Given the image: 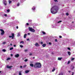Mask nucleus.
<instances>
[{"label":"nucleus","instance_id":"4be33fe9","mask_svg":"<svg viewBox=\"0 0 75 75\" xmlns=\"http://www.w3.org/2000/svg\"><path fill=\"white\" fill-rule=\"evenodd\" d=\"M25 62H27V61H28V59H26L24 60Z\"/></svg>","mask_w":75,"mask_h":75},{"label":"nucleus","instance_id":"37998d69","mask_svg":"<svg viewBox=\"0 0 75 75\" xmlns=\"http://www.w3.org/2000/svg\"><path fill=\"white\" fill-rule=\"evenodd\" d=\"M27 41H29L30 40V39L29 38H28L27 39Z\"/></svg>","mask_w":75,"mask_h":75},{"label":"nucleus","instance_id":"b1692460","mask_svg":"<svg viewBox=\"0 0 75 75\" xmlns=\"http://www.w3.org/2000/svg\"><path fill=\"white\" fill-rule=\"evenodd\" d=\"M28 72H29V71L28 70H27L25 71V73H28Z\"/></svg>","mask_w":75,"mask_h":75},{"label":"nucleus","instance_id":"864d4df0","mask_svg":"<svg viewBox=\"0 0 75 75\" xmlns=\"http://www.w3.org/2000/svg\"><path fill=\"white\" fill-rule=\"evenodd\" d=\"M18 36H20V33H18Z\"/></svg>","mask_w":75,"mask_h":75},{"label":"nucleus","instance_id":"7ed1b4c3","mask_svg":"<svg viewBox=\"0 0 75 75\" xmlns=\"http://www.w3.org/2000/svg\"><path fill=\"white\" fill-rule=\"evenodd\" d=\"M37 65H38V68H41V63L39 62V63H38V62H37Z\"/></svg>","mask_w":75,"mask_h":75},{"label":"nucleus","instance_id":"a18cd8bd","mask_svg":"<svg viewBox=\"0 0 75 75\" xmlns=\"http://www.w3.org/2000/svg\"><path fill=\"white\" fill-rule=\"evenodd\" d=\"M40 44H43V42H41Z\"/></svg>","mask_w":75,"mask_h":75},{"label":"nucleus","instance_id":"bb28decb","mask_svg":"<svg viewBox=\"0 0 75 75\" xmlns=\"http://www.w3.org/2000/svg\"><path fill=\"white\" fill-rule=\"evenodd\" d=\"M62 22V21H60L58 22V23H61Z\"/></svg>","mask_w":75,"mask_h":75},{"label":"nucleus","instance_id":"3c124183","mask_svg":"<svg viewBox=\"0 0 75 75\" xmlns=\"http://www.w3.org/2000/svg\"><path fill=\"white\" fill-rule=\"evenodd\" d=\"M28 35H30V33H28Z\"/></svg>","mask_w":75,"mask_h":75},{"label":"nucleus","instance_id":"20e7f679","mask_svg":"<svg viewBox=\"0 0 75 75\" xmlns=\"http://www.w3.org/2000/svg\"><path fill=\"white\" fill-rule=\"evenodd\" d=\"M0 31H1V35H4V31L3 29H0Z\"/></svg>","mask_w":75,"mask_h":75},{"label":"nucleus","instance_id":"6e6552de","mask_svg":"<svg viewBox=\"0 0 75 75\" xmlns=\"http://www.w3.org/2000/svg\"><path fill=\"white\" fill-rule=\"evenodd\" d=\"M19 56H20V55L18 54H17L15 56V57H16V58H18V57H19Z\"/></svg>","mask_w":75,"mask_h":75},{"label":"nucleus","instance_id":"f8f14e48","mask_svg":"<svg viewBox=\"0 0 75 75\" xmlns=\"http://www.w3.org/2000/svg\"><path fill=\"white\" fill-rule=\"evenodd\" d=\"M30 66L32 67H34V64H30Z\"/></svg>","mask_w":75,"mask_h":75},{"label":"nucleus","instance_id":"ddd939ff","mask_svg":"<svg viewBox=\"0 0 75 75\" xmlns=\"http://www.w3.org/2000/svg\"><path fill=\"white\" fill-rule=\"evenodd\" d=\"M26 37H27V34H25L24 35V38H26Z\"/></svg>","mask_w":75,"mask_h":75},{"label":"nucleus","instance_id":"680f3d73","mask_svg":"<svg viewBox=\"0 0 75 75\" xmlns=\"http://www.w3.org/2000/svg\"><path fill=\"white\" fill-rule=\"evenodd\" d=\"M6 43V42H5L4 43V44H5Z\"/></svg>","mask_w":75,"mask_h":75},{"label":"nucleus","instance_id":"13d9d810","mask_svg":"<svg viewBox=\"0 0 75 75\" xmlns=\"http://www.w3.org/2000/svg\"><path fill=\"white\" fill-rule=\"evenodd\" d=\"M68 72H69V73H70V72H71V71H68Z\"/></svg>","mask_w":75,"mask_h":75},{"label":"nucleus","instance_id":"393cba45","mask_svg":"<svg viewBox=\"0 0 75 75\" xmlns=\"http://www.w3.org/2000/svg\"><path fill=\"white\" fill-rule=\"evenodd\" d=\"M7 11L8 12V13H9V12H10V9L7 10Z\"/></svg>","mask_w":75,"mask_h":75},{"label":"nucleus","instance_id":"c85d7f7f","mask_svg":"<svg viewBox=\"0 0 75 75\" xmlns=\"http://www.w3.org/2000/svg\"><path fill=\"white\" fill-rule=\"evenodd\" d=\"M42 33L43 34H45V32L44 31H43V32H42Z\"/></svg>","mask_w":75,"mask_h":75},{"label":"nucleus","instance_id":"f257e3e1","mask_svg":"<svg viewBox=\"0 0 75 75\" xmlns=\"http://www.w3.org/2000/svg\"><path fill=\"white\" fill-rule=\"evenodd\" d=\"M58 7L55 6H53L51 9V11L52 14H56L58 12Z\"/></svg>","mask_w":75,"mask_h":75},{"label":"nucleus","instance_id":"39448f33","mask_svg":"<svg viewBox=\"0 0 75 75\" xmlns=\"http://www.w3.org/2000/svg\"><path fill=\"white\" fill-rule=\"evenodd\" d=\"M11 34L12 35V36H9V38L12 37V39H14V34L12 33Z\"/></svg>","mask_w":75,"mask_h":75},{"label":"nucleus","instance_id":"72a5a7b5","mask_svg":"<svg viewBox=\"0 0 75 75\" xmlns=\"http://www.w3.org/2000/svg\"><path fill=\"white\" fill-rule=\"evenodd\" d=\"M54 1H55V2H58V0H54Z\"/></svg>","mask_w":75,"mask_h":75},{"label":"nucleus","instance_id":"a878e982","mask_svg":"<svg viewBox=\"0 0 75 75\" xmlns=\"http://www.w3.org/2000/svg\"><path fill=\"white\" fill-rule=\"evenodd\" d=\"M20 47H21V48H23V45H20Z\"/></svg>","mask_w":75,"mask_h":75},{"label":"nucleus","instance_id":"cd10ccee","mask_svg":"<svg viewBox=\"0 0 75 75\" xmlns=\"http://www.w3.org/2000/svg\"><path fill=\"white\" fill-rule=\"evenodd\" d=\"M67 49L69 50V51H71V49H70V48L68 47L67 48Z\"/></svg>","mask_w":75,"mask_h":75},{"label":"nucleus","instance_id":"aec40b11","mask_svg":"<svg viewBox=\"0 0 75 75\" xmlns=\"http://www.w3.org/2000/svg\"><path fill=\"white\" fill-rule=\"evenodd\" d=\"M9 50H13V47H12L11 48H10Z\"/></svg>","mask_w":75,"mask_h":75},{"label":"nucleus","instance_id":"a19ab883","mask_svg":"<svg viewBox=\"0 0 75 75\" xmlns=\"http://www.w3.org/2000/svg\"><path fill=\"white\" fill-rule=\"evenodd\" d=\"M26 25H29V23H26Z\"/></svg>","mask_w":75,"mask_h":75},{"label":"nucleus","instance_id":"09e8293b","mask_svg":"<svg viewBox=\"0 0 75 75\" xmlns=\"http://www.w3.org/2000/svg\"><path fill=\"white\" fill-rule=\"evenodd\" d=\"M16 28L17 29H18V26H16Z\"/></svg>","mask_w":75,"mask_h":75},{"label":"nucleus","instance_id":"412c9836","mask_svg":"<svg viewBox=\"0 0 75 75\" xmlns=\"http://www.w3.org/2000/svg\"><path fill=\"white\" fill-rule=\"evenodd\" d=\"M2 51H3V52H6V50L5 49H3L2 50Z\"/></svg>","mask_w":75,"mask_h":75},{"label":"nucleus","instance_id":"f03ea898","mask_svg":"<svg viewBox=\"0 0 75 75\" xmlns=\"http://www.w3.org/2000/svg\"><path fill=\"white\" fill-rule=\"evenodd\" d=\"M29 30L31 32H32L33 33H34L35 32V30L34 29H33V28L29 27L28 28Z\"/></svg>","mask_w":75,"mask_h":75},{"label":"nucleus","instance_id":"dca6fc26","mask_svg":"<svg viewBox=\"0 0 75 75\" xmlns=\"http://www.w3.org/2000/svg\"><path fill=\"white\" fill-rule=\"evenodd\" d=\"M22 74H21V71H19V75H22Z\"/></svg>","mask_w":75,"mask_h":75},{"label":"nucleus","instance_id":"8fccbe9b","mask_svg":"<svg viewBox=\"0 0 75 75\" xmlns=\"http://www.w3.org/2000/svg\"><path fill=\"white\" fill-rule=\"evenodd\" d=\"M62 38V36H59V38Z\"/></svg>","mask_w":75,"mask_h":75},{"label":"nucleus","instance_id":"f704fd0d","mask_svg":"<svg viewBox=\"0 0 75 75\" xmlns=\"http://www.w3.org/2000/svg\"><path fill=\"white\" fill-rule=\"evenodd\" d=\"M9 3L10 4L11 3V1L10 0L9 1Z\"/></svg>","mask_w":75,"mask_h":75},{"label":"nucleus","instance_id":"4d7b16f0","mask_svg":"<svg viewBox=\"0 0 75 75\" xmlns=\"http://www.w3.org/2000/svg\"><path fill=\"white\" fill-rule=\"evenodd\" d=\"M22 66H20V68H22Z\"/></svg>","mask_w":75,"mask_h":75},{"label":"nucleus","instance_id":"c756f323","mask_svg":"<svg viewBox=\"0 0 75 75\" xmlns=\"http://www.w3.org/2000/svg\"><path fill=\"white\" fill-rule=\"evenodd\" d=\"M4 15L5 17H7V14H5Z\"/></svg>","mask_w":75,"mask_h":75},{"label":"nucleus","instance_id":"49530a36","mask_svg":"<svg viewBox=\"0 0 75 75\" xmlns=\"http://www.w3.org/2000/svg\"><path fill=\"white\" fill-rule=\"evenodd\" d=\"M11 57H13V55L12 54H11Z\"/></svg>","mask_w":75,"mask_h":75},{"label":"nucleus","instance_id":"e433bc0d","mask_svg":"<svg viewBox=\"0 0 75 75\" xmlns=\"http://www.w3.org/2000/svg\"><path fill=\"white\" fill-rule=\"evenodd\" d=\"M70 62H71V61H69L68 62V63H67V64H69V63H70Z\"/></svg>","mask_w":75,"mask_h":75},{"label":"nucleus","instance_id":"5701e85b","mask_svg":"<svg viewBox=\"0 0 75 75\" xmlns=\"http://www.w3.org/2000/svg\"><path fill=\"white\" fill-rule=\"evenodd\" d=\"M28 22L29 23H31L32 22V20H28Z\"/></svg>","mask_w":75,"mask_h":75},{"label":"nucleus","instance_id":"423d86ee","mask_svg":"<svg viewBox=\"0 0 75 75\" xmlns=\"http://www.w3.org/2000/svg\"><path fill=\"white\" fill-rule=\"evenodd\" d=\"M37 64V62L35 64L34 66V68H38V66Z\"/></svg>","mask_w":75,"mask_h":75},{"label":"nucleus","instance_id":"5fc2aeb1","mask_svg":"<svg viewBox=\"0 0 75 75\" xmlns=\"http://www.w3.org/2000/svg\"><path fill=\"white\" fill-rule=\"evenodd\" d=\"M74 21H72V24H74Z\"/></svg>","mask_w":75,"mask_h":75},{"label":"nucleus","instance_id":"c9c22d12","mask_svg":"<svg viewBox=\"0 0 75 75\" xmlns=\"http://www.w3.org/2000/svg\"><path fill=\"white\" fill-rule=\"evenodd\" d=\"M55 42H57L58 41V40H57V39H56L55 40Z\"/></svg>","mask_w":75,"mask_h":75},{"label":"nucleus","instance_id":"a211bd4d","mask_svg":"<svg viewBox=\"0 0 75 75\" xmlns=\"http://www.w3.org/2000/svg\"><path fill=\"white\" fill-rule=\"evenodd\" d=\"M35 7H34V6H33V8H32V9L33 10H35Z\"/></svg>","mask_w":75,"mask_h":75},{"label":"nucleus","instance_id":"f3484780","mask_svg":"<svg viewBox=\"0 0 75 75\" xmlns=\"http://www.w3.org/2000/svg\"><path fill=\"white\" fill-rule=\"evenodd\" d=\"M68 52V54L69 55H71V52Z\"/></svg>","mask_w":75,"mask_h":75},{"label":"nucleus","instance_id":"603ef678","mask_svg":"<svg viewBox=\"0 0 75 75\" xmlns=\"http://www.w3.org/2000/svg\"><path fill=\"white\" fill-rule=\"evenodd\" d=\"M10 45L11 46L13 45V44L12 43H11Z\"/></svg>","mask_w":75,"mask_h":75},{"label":"nucleus","instance_id":"c03bdc74","mask_svg":"<svg viewBox=\"0 0 75 75\" xmlns=\"http://www.w3.org/2000/svg\"><path fill=\"white\" fill-rule=\"evenodd\" d=\"M25 52H27V50L26 49L25 50Z\"/></svg>","mask_w":75,"mask_h":75},{"label":"nucleus","instance_id":"0eeeda50","mask_svg":"<svg viewBox=\"0 0 75 75\" xmlns=\"http://www.w3.org/2000/svg\"><path fill=\"white\" fill-rule=\"evenodd\" d=\"M4 4L5 6H6L7 5V1L5 0L4 1Z\"/></svg>","mask_w":75,"mask_h":75},{"label":"nucleus","instance_id":"ea45409f","mask_svg":"<svg viewBox=\"0 0 75 75\" xmlns=\"http://www.w3.org/2000/svg\"><path fill=\"white\" fill-rule=\"evenodd\" d=\"M52 43L51 42H50L49 43V45H52Z\"/></svg>","mask_w":75,"mask_h":75},{"label":"nucleus","instance_id":"4c0bfd02","mask_svg":"<svg viewBox=\"0 0 75 75\" xmlns=\"http://www.w3.org/2000/svg\"><path fill=\"white\" fill-rule=\"evenodd\" d=\"M20 5V3H18V4H17V6H18Z\"/></svg>","mask_w":75,"mask_h":75},{"label":"nucleus","instance_id":"9b49d317","mask_svg":"<svg viewBox=\"0 0 75 75\" xmlns=\"http://www.w3.org/2000/svg\"><path fill=\"white\" fill-rule=\"evenodd\" d=\"M46 45H46V44H44L42 45V46L43 47H46Z\"/></svg>","mask_w":75,"mask_h":75},{"label":"nucleus","instance_id":"052dcab7","mask_svg":"<svg viewBox=\"0 0 75 75\" xmlns=\"http://www.w3.org/2000/svg\"><path fill=\"white\" fill-rule=\"evenodd\" d=\"M1 71H0V73H1Z\"/></svg>","mask_w":75,"mask_h":75},{"label":"nucleus","instance_id":"2eb2a0df","mask_svg":"<svg viewBox=\"0 0 75 75\" xmlns=\"http://www.w3.org/2000/svg\"><path fill=\"white\" fill-rule=\"evenodd\" d=\"M24 43V41H21L20 42V44L22 43L23 44Z\"/></svg>","mask_w":75,"mask_h":75},{"label":"nucleus","instance_id":"473e14b6","mask_svg":"<svg viewBox=\"0 0 75 75\" xmlns=\"http://www.w3.org/2000/svg\"><path fill=\"white\" fill-rule=\"evenodd\" d=\"M67 16H69V13H66Z\"/></svg>","mask_w":75,"mask_h":75},{"label":"nucleus","instance_id":"4468645a","mask_svg":"<svg viewBox=\"0 0 75 75\" xmlns=\"http://www.w3.org/2000/svg\"><path fill=\"white\" fill-rule=\"evenodd\" d=\"M62 58V57H58V60H59V61H61V59Z\"/></svg>","mask_w":75,"mask_h":75},{"label":"nucleus","instance_id":"de8ad7c7","mask_svg":"<svg viewBox=\"0 0 75 75\" xmlns=\"http://www.w3.org/2000/svg\"><path fill=\"white\" fill-rule=\"evenodd\" d=\"M13 46L14 47H16V45H13Z\"/></svg>","mask_w":75,"mask_h":75},{"label":"nucleus","instance_id":"2f4dec72","mask_svg":"<svg viewBox=\"0 0 75 75\" xmlns=\"http://www.w3.org/2000/svg\"><path fill=\"white\" fill-rule=\"evenodd\" d=\"M27 67V65H24L23 67V68H25V67Z\"/></svg>","mask_w":75,"mask_h":75},{"label":"nucleus","instance_id":"6ab92c4d","mask_svg":"<svg viewBox=\"0 0 75 75\" xmlns=\"http://www.w3.org/2000/svg\"><path fill=\"white\" fill-rule=\"evenodd\" d=\"M55 67H54L53 68V69L52 70V71L54 72V71H55Z\"/></svg>","mask_w":75,"mask_h":75},{"label":"nucleus","instance_id":"1a4fd4ad","mask_svg":"<svg viewBox=\"0 0 75 75\" xmlns=\"http://www.w3.org/2000/svg\"><path fill=\"white\" fill-rule=\"evenodd\" d=\"M6 67H7V68H11V67H13V66H10L8 65H7V66Z\"/></svg>","mask_w":75,"mask_h":75},{"label":"nucleus","instance_id":"79ce46f5","mask_svg":"<svg viewBox=\"0 0 75 75\" xmlns=\"http://www.w3.org/2000/svg\"><path fill=\"white\" fill-rule=\"evenodd\" d=\"M72 61H73V60H74V58H72L71 59Z\"/></svg>","mask_w":75,"mask_h":75},{"label":"nucleus","instance_id":"bf43d9fd","mask_svg":"<svg viewBox=\"0 0 75 75\" xmlns=\"http://www.w3.org/2000/svg\"><path fill=\"white\" fill-rule=\"evenodd\" d=\"M33 59H34V58H35V57H34L33 58Z\"/></svg>","mask_w":75,"mask_h":75},{"label":"nucleus","instance_id":"e2e57ef3","mask_svg":"<svg viewBox=\"0 0 75 75\" xmlns=\"http://www.w3.org/2000/svg\"><path fill=\"white\" fill-rule=\"evenodd\" d=\"M33 28H34V26H33Z\"/></svg>","mask_w":75,"mask_h":75},{"label":"nucleus","instance_id":"58836bf2","mask_svg":"<svg viewBox=\"0 0 75 75\" xmlns=\"http://www.w3.org/2000/svg\"><path fill=\"white\" fill-rule=\"evenodd\" d=\"M29 55L31 56V55H32V53H29Z\"/></svg>","mask_w":75,"mask_h":75},{"label":"nucleus","instance_id":"9d476101","mask_svg":"<svg viewBox=\"0 0 75 75\" xmlns=\"http://www.w3.org/2000/svg\"><path fill=\"white\" fill-rule=\"evenodd\" d=\"M35 46L36 47H39V46H40V45L38 44V43H36L35 44Z\"/></svg>","mask_w":75,"mask_h":75},{"label":"nucleus","instance_id":"6e6d98bb","mask_svg":"<svg viewBox=\"0 0 75 75\" xmlns=\"http://www.w3.org/2000/svg\"><path fill=\"white\" fill-rule=\"evenodd\" d=\"M74 73L73 72L72 75H74Z\"/></svg>","mask_w":75,"mask_h":75},{"label":"nucleus","instance_id":"0e129e2a","mask_svg":"<svg viewBox=\"0 0 75 75\" xmlns=\"http://www.w3.org/2000/svg\"><path fill=\"white\" fill-rule=\"evenodd\" d=\"M74 0V1H75V0Z\"/></svg>","mask_w":75,"mask_h":75},{"label":"nucleus","instance_id":"7c9ffc66","mask_svg":"<svg viewBox=\"0 0 75 75\" xmlns=\"http://www.w3.org/2000/svg\"><path fill=\"white\" fill-rule=\"evenodd\" d=\"M11 58H8L7 59V60H10V59Z\"/></svg>","mask_w":75,"mask_h":75}]
</instances>
